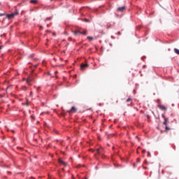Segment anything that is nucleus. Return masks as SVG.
<instances>
[{
  "label": "nucleus",
  "instance_id": "obj_14",
  "mask_svg": "<svg viewBox=\"0 0 179 179\" xmlns=\"http://www.w3.org/2000/svg\"><path fill=\"white\" fill-rule=\"evenodd\" d=\"M101 153V150L96 149V155H100Z\"/></svg>",
  "mask_w": 179,
  "mask_h": 179
},
{
  "label": "nucleus",
  "instance_id": "obj_25",
  "mask_svg": "<svg viewBox=\"0 0 179 179\" xmlns=\"http://www.w3.org/2000/svg\"><path fill=\"white\" fill-rule=\"evenodd\" d=\"M55 73H58V71H55Z\"/></svg>",
  "mask_w": 179,
  "mask_h": 179
},
{
  "label": "nucleus",
  "instance_id": "obj_20",
  "mask_svg": "<svg viewBox=\"0 0 179 179\" xmlns=\"http://www.w3.org/2000/svg\"><path fill=\"white\" fill-rule=\"evenodd\" d=\"M2 48H3V45L0 46V50H2Z\"/></svg>",
  "mask_w": 179,
  "mask_h": 179
},
{
  "label": "nucleus",
  "instance_id": "obj_16",
  "mask_svg": "<svg viewBox=\"0 0 179 179\" xmlns=\"http://www.w3.org/2000/svg\"><path fill=\"white\" fill-rule=\"evenodd\" d=\"M132 101V99H131V98H129V99H127V103H129V101Z\"/></svg>",
  "mask_w": 179,
  "mask_h": 179
},
{
  "label": "nucleus",
  "instance_id": "obj_23",
  "mask_svg": "<svg viewBox=\"0 0 179 179\" xmlns=\"http://www.w3.org/2000/svg\"><path fill=\"white\" fill-rule=\"evenodd\" d=\"M85 22H89V20L85 19Z\"/></svg>",
  "mask_w": 179,
  "mask_h": 179
},
{
  "label": "nucleus",
  "instance_id": "obj_29",
  "mask_svg": "<svg viewBox=\"0 0 179 179\" xmlns=\"http://www.w3.org/2000/svg\"><path fill=\"white\" fill-rule=\"evenodd\" d=\"M162 117H164V114H162Z\"/></svg>",
  "mask_w": 179,
  "mask_h": 179
},
{
  "label": "nucleus",
  "instance_id": "obj_27",
  "mask_svg": "<svg viewBox=\"0 0 179 179\" xmlns=\"http://www.w3.org/2000/svg\"><path fill=\"white\" fill-rule=\"evenodd\" d=\"M136 138L138 139V136H136Z\"/></svg>",
  "mask_w": 179,
  "mask_h": 179
},
{
  "label": "nucleus",
  "instance_id": "obj_10",
  "mask_svg": "<svg viewBox=\"0 0 179 179\" xmlns=\"http://www.w3.org/2000/svg\"><path fill=\"white\" fill-rule=\"evenodd\" d=\"M87 38L88 40H90V41H93V40H94L95 38H93L92 36H87Z\"/></svg>",
  "mask_w": 179,
  "mask_h": 179
},
{
  "label": "nucleus",
  "instance_id": "obj_19",
  "mask_svg": "<svg viewBox=\"0 0 179 179\" xmlns=\"http://www.w3.org/2000/svg\"><path fill=\"white\" fill-rule=\"evenodd\" d=\"M139 162H141V159L138 158L137 159V162L139 163Z\"/></svg>",
  "mask_w": 179,
  "mask_h": 179
},
{
  "label": "nucleus",
  "instance_id": "obj_30",
  "mask_svg": "<svg viewBox=\"0 0 179 179\" xmlns=\"http://www.w3.org/2000/svg\"><path fill=\"white\" fill-rule=\"evenodd\" d=\"M102 159H104V156H102Z\"/></svg>",
  "mask_w": 179,
  "mask_h": 179
},
{
  "label": "nucleus",
  "instance_id": "obj_21",
  "mask_svg": "<svg viewBox=\"0 0 179 179\" xmlns=\"http://www.w3.org/2000/svg\"><path fill=\"white\" fill-rule=\"evenodd\" d=\"M144 163H145V164H149V163H148V161H145Z\"/></svg>",
  "mask_w": 179,
  "mask_h": 179
},
{
  "label": "nucleus",
  "instance_id": "obj_13",
  "mask_svg": "<svg viewBox=\"0 0 179 179\" xmlns=\"http://www.w3.org/2000/svg\"><path fill=\"white\" fill-rule=\"evenodd\" d=\"M174 52H176V54H177L178 55H179V50L177 48L174 49Z\"/></svg>",
  "mask_w": 179,
  "mask_h": 179
},
{
  "label": "nucleus",
  "instance_id": "obj_18",
  "mask_svg": "<svg viewBox=\"0 0 179 179\" xmlns=\"http://www.w3.org/2000/svg\"><path fill=\"white\" fill-rule=\"evenodd\" d=\"M142 153H146V150H142Z\"/></svg>",
  "mask_w": 179,
  "mask_h": 179
},
{
  "label": "nucleus",
  "instance_id": "obj_15",
  "mask_svg": "<svg viewBox=\"0 0 179 179\" xmlns=\"http://www.w3.org/2000/svg\"><path fill=\"white\" fill-rule=\"evenodd\" d=\"M30 82H31V79L27 78V85H30Z\"/></svg>",
  "mask_w": 179,
  "mask_h": 179
},
{
  "label": "nucleus",
  "instance_id": "obj_34",
  "mask_svg": "<svg viewBox=\"0 0 179 179\" xmlns=\"http://www.w3.org/2000/svg\"><path fill=\"white\" fill-rule=\"evenodd\" d=\"M85 179H87V178H85Z\"/></svg>",
  "mask_w": 179,
  "mask_h": 179
},
{
  "label": "nucleus",
  "instance_id": "obj_17",
  "mask_svg": "<svg viewBox=\"0 0 179 179\" xmlns=\"http://www.w3.org/2000/svg\"><path fill=\"white\" fill-rule=\"evenodd\" d=\"M157 103H158V104H160V99H157Z\"/></svg>",
  "mask_w": 179,
  "mask_h": 179
},
{
  "label": "nucleus",
  "instance_id": "obj_8",
  "mask_svg": "<svg viewBox=\"0 0 179 179\" xmlns=\"http://www.w3.org/2000/svg\"><path fill=\"white\" fill-rule=\"evenodd\" d=\"M30 3H34V5H36V4L38 3V1H37V0H31Z\"/></svg>",
  "mask_w": 179,
  "mask_h": 179
},
{
  "label": "nucleus",
  "instance_id": "obj_24",
  "mask_svg": "<svg viewBox=\"0 0 179 179\" xmlns=\"http://www.w3.org/2000/svg\"><path fill=\"white\" fill-rule=\"evenodd\" d=\"M46 20H50V18H47Z\"/></svg>",
  "mask_w": 179,
  "mask_h": 179
},
{
  "label": "nucleus",
  "instance_id": "obj_2",
  "mask_svg": "<svg viewBox=\"0 0 179 179\" xmlns=\"http://www.w3.org/2000/svg\"><path fill=\"white\" fill-rule=\"evenodd\" d=\"M17 15H18L17 12L13 13L11 14H7V17L8 19H13V17H15V16H16Z\"/></svg>",
  "mask_w": 179,
  "mask_h": 179
},
{
  "label": "nucleus",
  "instance_id": "obj_11",
  "mask_svg": "<svg viewBox=\"0 0 179 179\" xmlns=\"http://www.w3.org/2000/svg\"><path fill=\"white\" fill-rule=\"evenodd\" d=\"M23 106H26L27 107H29V106H30V102L27 101L26 103H22Z\"/></svg>",
  "mask_w": 179,
  "mask_h": 179
},
{
  "label": "nucleus",
  "instance_id": "obj_7",
  "mask_svg": "<svg viewBox=\"0 0 179 179\" xmlns=\"http://www.w3.org/2000/svg\"><path fill=\"white\" fill-rule=\"evenodd\" d=\"M169 123V118L164 117V121L163 122V124L165 125V127H167V124Z\"/></svg>",
  "mask_w": 179,
  "mask_h": 179
},
{
  "label": "nucleus",
  "instance_id": "obj_3",
  "mask_svg": "<svg viewBox=\"0 0 179 179\" xmlns=\"http://www.w3.org/2000/svg\"><path fill=\"white\" fill-rule=\"evenodd\" d=\"M86 68H89V64H83V63H82L80 64V69H81V71H85V69H86Z\"/></svg>",
  "mask_w": 179,
  "mask_h": 179
},
{
  "label": "nucleus",
  "instance_id": "obj_1",
  "mask_svg": "<svg viewBox=\"0 0 179 179\" xmlns=\"http://www.w3.org/2000/svg\"><path fill=\"white\" fill-rule=\"evenodd\" d=\"M73 34L74 36H80V34H83V36H86L87 34V31H86L85 29L84 30L80 29V30L74 31Z\"/></svg>",
  "mask_w": 179,
  "mask_h": 179
},
{
  "label": "nucleus",
  "instance_id": "obj_6",
  "mask_svg": "<svg viewBox=\"0 0 179 179\" xmlns=\"http://www.w3.org/2000/svg\"><path fill=\"white\" fill-rule=\"evenodd\" d=\"M125 9H126L125 6L119 7L117 8V12H124V10H125Z\"/></svg>",
  "mask_w": 179,
  "mask_h": 179
},
{
  "label": "nucleus",
  "instance_id": "obj_4",
  "mask_svg": "<svg viewBox=\"0 0 179 179\" xmlns=\"http://www.w3.org/2000/svg\"><path fill=\"white\" fill-rule=\"evenodd\" d=\"M158 107L159 108V110H162V111H167V107L164 105L159 104L158 105Z\"/></svg>",
  "mask_w": 179,
  "mask_h": 179
},
{
  "label": "nucleus",
  "instance_id": "obj_9",
  "mask_svg": "<svg viewBox=\"0 0 179 179\" xmlns=\"http://www.w3.org/2000/svg\"><path fill=\"white\" fill-rule=\"evenodd\" d=\"M70 113H76V108H75V106H73L70 110Z\"/></svg>",
  "mask_w": 179,
  "mask_h": 179
},
{
  "label": "nucleus",
  "instance_id": "obj_31",
  "mask_svg": "<svg viewBox=\"0 0 179 179\" xmlns=\"http://www.w3.org/2000/svg\"><path fill=\"white\" fill-rule=\"evenodd\" d=\"M12 132H15V131L13 130Z\"/></svg>",
  "mask_w": 179,
  "mask_h": 179
},
{
  "label": "nucleus",
  "instance_id": "obj_22",
  "mask_svg": "<svg viewBox=\"0 0 179 179\" xmlns=\"http://www.w3.org/2000/svg\"><path fill=\"white\" fill-rule=\"evenodd\" d=\"M118 36H121V32H117Z\"/></svg>",
  "mask_w": 179,
  "mask_h": 179
},
{
  "label": "nucleus",
  "instance_id": "obj_5",
  "mask_svg": "<svg viewBox=\"0 0 179 179\" xmlns=\"http://www.w3.org/2000/svg\"><path fill=\"white\" fill-rule=\"evenodd\" d=\"M59 164H62L64 166H68V164H66V162L62 161L61 159H59Z\"/></svg>",
  "mask_w": 179,
  "mask_h": 179
},
{
  "label": "nucleus",
  "instance_id": "obj_12",
  "mask_svg": "<svg viewBox=\"0 0 179 179\" xmlns=\"http://www.w3.org/2000/svg\"><path fill=\"white\" fill-rule=\"evenodd\" d=\"M170 127H169V126H166L165 127V132H169V131H170Z\"/></svg>",
  "mask_w": 179,
  "mask_h": 179
},
{
  "label": "nucleus",
  "instance_id": "obj_32",
  "mask_svg": "<svg viewBox=\"0 0 179 179\" xmlns=\"http://www.w3.org/2000/svg\"><path fill=\"white\" fill-rule=\"evenodd\" d=\"M1 5V3H0V6Z\"/></svg>",
  "mask_w": 179,
  "mask_h": 179
},
{
  "label": "nucleus",
  "instance_id": "obj_28",
  "mask_svg": "<svg viewBox=\"0 0 179 179\" xmlns=\"http://www.w3.org/2000/svg\"><path fill=\"white\" fill-rule=\"evenodd\" d=\"M3 14H0V16H2Z\"/></svg>",
  "mask_w": 179,
  "mask_h": 179
},
{
  "label": "nucleus",
  "instance_id": "obj_26",
  "mask_svg": "<svg viewBox=\"0 0 179 179\" xmlns=\"http://www.w3.org/2000/svg\"><path fill=\"white\" fill-rule=\"evenodd\" d=\"M30 94H31H31H33V92H31Z\"/></svg>",
  "mask_w": 179,
  "mask_h": 179
},
{
  "label": "nucleus",
  "instance_id": "obj_33",
  "mask_svg": "<svg viewBox=\"0 0 179 179\" xmlns=\"http://www.w3.org/2000/svg\"><path fill=\"white\" fill-rule=\"evenodd\" d=\"M145 169H148L147 167H145Z\"/></svg>",
  "mask_w": 179,
  "mask_h": 179
}]
</instances>
